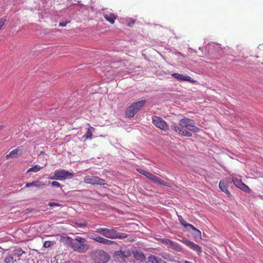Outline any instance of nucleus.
<instances>
[{
    "label": "nucleus",
    "instance_id": "1",
    "mask_svg": "<svg viewBox=\"0 0 263 263\" xmlns=\"http://www.w3.org/2000/svg\"><path fill=\"white\" fill-rule=\"evenodd\" d=\"M66 239L70 247L74 251L80 253L86 252L89 249V246L86 243V239L80 236H76L74 239L67 236Z\"/></svg>",
    "mask_w": 263,
    "mask_h": 263
},
{
    "label": "nucleus",
    "instance_id": "2",
    "mask_svg": "<svg viewBox=\"0 0 263 263\" xmlns=\"http://www.w3.org/2000/svg\"><path fill=\"white\" fill-rule=\"evenodd\" d=\"M96 232L109 239H124L127 237V235L123 233H118L113 229L105 228H99L96 230Z\"/></svg>",
    "mask_w": 263,
    "mask_h": 263
},
{
    "label": "nucleus",
    "instance_id": "3",
    "mask_svg": "<svg viewBox=\"0 0 263 263\" xmlns=\"http://www.w3.org/2000/svg\"><path fill=\"white\" fill-rule=\"evenodd\" d=\"M73 176V174L69 172L67 170L61 169L55 170L54 172L53 176L49 177L48 178L50 180L63 181L67 179H71Z\"/></svg>",
    "mask_w": 263,
    "mask_h": 263
},
{
    "label": "nucleus",
    "instance_id": "4",
    "mask_svg": "<svg viewBox=\"0 0 263 263\" xmlns=\"http://www.w3.org/2000/svg\"><path fill=\"white\" fill-rule=\"evenodd\" d=\"M179 127L185 128L194 133H198L200 131V128L193 124V121L188 118L184 117L181 119L179 122Z\"/></svg>",
    "mask_w": 263,
    "mask_h": 263
},
{
    "label": "nucleus",
    "instance_id": "5",
    "mask_svg": "<svg viewBox=\"0 0 263 263\" xmlns=\"http://www.w3.org/2000/svg\"><path fill=\"white\" fill-rule=\"evenodd\" d=\"M84 182L86 184L91 185H106L107 183L105 180L99 177L93 175H87L84 177Z\"/></svg>",
    "mask_w": 263,
    "mask_h": 263
},
{
    "label": "nucleus",
    "instance_id": "6",
    "mask_svg": "<svg viewBox=\"0 0 263 263\" xmlns=\"http://www.w3.org/2000/svg\"><path fill=\"white\" fill-rule=\"evenodd\" d=\"M152 120L153 123L157 128L164 131L168 129V124L162 118L156 116H153Z\"/></svg>",
    "mask_w": 263,
    "mask_h": 263
},
{
    "label": "nucleus",
    "instance_id": "7",
    "mask_svg": "<svg viewBox=\"0 0 263 263\" xmlns=\"http://www.w3.org/2000/svg\"><path fill=\"white\" fill-rule=\"evenodd\" d=\"M89 238H90V239H91L97 242L102 243L104 245H108V246L116 243V242L114 241L106 239V238L103 237L99 235H95V236H93V235H92L90 236Z\"/></svg>",
    "mask_w": 263,
    "mask_h": 263
},
{
    "label": "nucleus",
    "instance_id": "8",
    "mask_svg": "<svg viewBox=\"0 0 263 263\" xmlns=\"http://www.w3.org/2000/svg\"><path fill=\"white\" fill-rule=\"evenodd\" d=\"M232 180L233 183L236 187H238L246 193H249L250 192V189L248 185L245 184L241 179H239L236 177H233L232 178Z\"/></svg>",
    "mask_w": 263,
    "mask_h": 263
},
{
    "label": "nucleus",
    "instance_id": "9",
    "mask_svg": "<svg viewBox=\"0 0 263 263\" xmlns=\"http://www.w3.org/2000/svg\"><path fill=\"white\" fill-rule=\"evenodd\" d=\"M172 76L176 79L178 81H187L191 83H195L196 81L194 80L191 77L189 76H184L182 74H180L178 73H174L172 74Z\"/></svg>",
    "mask_w": 263,
    "mask_h": 263
},
{
    "label": "nucleus",
    "instance_id": "10",
    "mask_svg": "<svg viewBox=\"0 0 263 263\" xmlns=\"http://www.w3.org/2000/svg\"><path fill=\"white\" fill-rule=\"evenodd\" d=\"M171 128L172 130L178 132V134L180 135L190 137L192 136V134L191 133L187 131L186 129H183L182 128L177 126L176 124L171 125Z\"/></svg>",
    "mask_w": 263,
    "mask_h": 263
},
{
    "label": "nucleus",
    "instance_id": "11",
    "mask_svg": "<svg viewBox=\"0 0 263 263\" xmlns=\"http://www.w3.org/2000/svg\"><path fill=\"white\" fill-rule=\"evenodd\" d=\"M181 241L194 251H197L199 253L201 252V248L195 243L185 238H183Z\"/></svg>",
    "mask_w": 263,
    "mask_h": 263
},
{
    "label": "nucleus",
    "instance_id": "12",
    "mask_svg": "<svg viewBox=\"0 0 263 263\" xmlns=\"http://www.w3.org/2000/svg\"><path fill=\"white\" fill-rule=\"evenodd\" d=\"M134 258L140 262H144L146 261V257L142 251H135L133 252Z\"/></svg>",
    "mask_w": 263,
    "mask_h": 263
},
{
    "label": "nucleus",
    "instance_id": "13",
    "mask_svg": "<svg viewBox=\"0 0 263 263\" xmlns=\"http://www.w3.org/2000/svg\"><path fill=\"white\" fill-rule=\"evenodd\" d=\"M22 150L18 147L11 151L9 154L6 155V158L7 159H9L10 158L16 157L17 156L22 155Z\"/></svg>",
    "mask_w": 263,
    "mask_h": 263
},
{
    "label": "nucleus",
    "instance_id": "14",
    "mask_svg": "<svg viewBox=\"0 0 263 263\" xmlns=\"http://www.w3.org/2000/svg\"><path fill=\"white\" fill-rule=\"evenodd\" d=\"M230 182V181L228 178L222 179L219 182V187L222 192L227 191L229 184Z\"/></svg>",
    "mask_w": 263,
    "mask_h": 263
},
{
    "label": "nucleus",
    "instance_id": "15",
    "mask_svg": "<svg viewBox=\"0 0 263 263\" xmlns=\"http://www.w3.org/2000/svg\"><path fill=\"white\" fill-rule=\"evenodd\" d=\"M105 20L111 24L115 23L117 16L113 13L110 12L109 13H105L103 14Z\"/></svg>",
    "mask_w": 263,
    "mask_h": 263
},
{
    "label": "nucleus",
    "instance_id": "16",
    "mask_svg": "<svg viewBox=\"0 0 263 263\" xmlns=\"http://www.w3.org/2000/svg\"><path fill=\"white\" fill-rule=\"evenodd\" d=\"M137 112V110L135 109L133 104L126 111L125 116L127 118H132L133 117Z\"/></svg>",
    "mask_w": 263,
    "mask_h": 263
},
{
    "label": "nucleus",
    "instance_id": "17",
    "mask_svg": "<svg viewBox=\"0 0 263 263\" xmlns=\"http://www.w3.org/2000/svg\"><path fill=\"white\" fill-rule=\"evenodd\" d=\"M73 223L75 224L76 227L80 228H85L88 225L87 222L83 219H76L73 221Z\"/></svg>",
    "mask_w": 263,
    "mask_h": 263
},
{
    "label": "nucleus",
    "instance_id": "18",
    "mask_svg": "<svg viewBox=\"0 0 263 263\" xmlns=\"http://www.w3.org/2000/svg\"><path fill=\"white\" fill-rule=\"evenodd\" d=\"M163 260L155 255H150L148 257V263H162Z\"/></svg>",
    "mask_w": 263,
    "mask_h": 263
},
{
    "label": "nucleus",
    "instance_id": "19",
    "mask_svg": "<svg viewBox=\"0 0 263 263\" xmlns=\"http://www.w3.org/2000/svg\"><path fill=\"white\" fill-rule=\"evenodd\" d=\"M45 183L42 182L39 180L34 181L30 183H27L26 184V187H29L31 186H35L37 187H40L42 186H44Z\"/></svg>",
    "mask_w": 263,
    "mask_h": 263
},
{
    "label": "nucleus",
    "instance_id": "20",
    "mask_svg": "<svg viewBox=\"0 0 263 263\" xmlns=\"http://www.w3.org/2000/svg\"><path fill=\"white\" fill-rule=\"evenodd\" d=\"M169 247L177 252H181L182 250V247L178 243L172 240L171 241Z\"/></svg>",
    "mask_w": 263,
    "mask_h": 263
},
{
    "label": "nucleus",
    "instance_id": "21",
    "mask_svg": "<svg viewBox=\"0 0 263 263\" xmlns=\"http://www.w3.org/2000/svg\"><path fill=\"white\" fill-rule=\"evenodd\" d=\"M95 131V128L92 127H90L88 128L86 133L84 135V137L86 139H91L92 137V133Z\"/></svg>",
    "mask_w": 263,
    "mask_h": 263
},
{
    "label": "nucleus",
    "instance_id": "22",
    "mask_svg": "<svg viewBox=\"0 0 263 263\" xmlns=\"http://www.w3.org/2000/svg\"><path fill=\"white\" fill-rule=\"evenodd\" d=\"M145 103V100H141L138 102L133 103L134 106L135 107V109L137 110V112L141 110V109L143 107L144 104Z\"/></svg>",
    "mask_w": 263,
    "mask_h": 263
},
{
    "label": "nucleus",
    "instance_id": "23",
    "mask_svg": "<svg viewBox=\"0 0 263 263\" xmlns=\"http://www.w3.org/2000/svg\"><path fill=\"white\" fill-rule=\"evenodd\" d=\"M101 257H103V259L102 261H100V263H105L107 262L109 259V256L107 253L103 251L100 255Z\"/></svg>",
    "mask_w": 263,
    "mask_h": 263
},
{
    "label": "nucleus",
    "instance_id": "24",
    "mask_svg": "<svg viewBox=\"0 0 263 263\" xmlns=\"http://www.w3.org/2000/svg\"><path fill=\"white\" fill-rule=\"evenodd\" d=\"M156 239L159 242L165 245H167L168 246L171 241V239L167 238H156Z\"/></svg>",
    "mask_w": 263,
    "mask_h": 263
},
{
    "label": "nucleus",
    "instance_id": "25",
    "mask_svg": "<svg viewBox=\"0 0 263 263\" xmlns=\"http://www.w3.org/2000/svg\"><path fill=\"white\" fill-rule=\"evenodd\" d=\"M43 167H44L43 166L41 167L39 165H35L33 166V167L30 168L28 170L27 172H32L36 173V172H38L39 171H40Z\"/></svg>",
    "mask_w": 263,
    "mask_h": 263
},
{
    "label": "nucleus",
    "instance_id": "26",
    "mask_svg": "<svg viewBox=\"0 0 263 263\" xmlns=\"http://www.w3.org/2000/svg\"><path fill=\"white\" fill-rule=\"evenodd\" d=\"M157 183L160 185L167 186V187H171V184L170 183H169L160 178Z\"/></svg>",
    "mask_w": 263,
    "mask_h": 263
},
{
    "label": "nucleus",
    "instance_id": "27",
    "mask_svg": "<svg viewBox=\"0 0 263 263\" xmlns=\"http://www.w3.org/2000/svg\"><path fill=\"white\" fill-rule=\"evenodd\" d=\"M14 254L17 257L21 256L23 254H25V252L22 250L21 248H17L14 251Z\"/></svg>",
    "mask_w": 263,
    "mask_h": 263
},
{
    "label": "nucleus",
    "instance_id": "28",
    "mask_svg": "<svg viewBox=\"0 0 263 263\" xmlns=\"http://www.w3.org/2000/svg\"><path fill=\"white\" fill-rule=\"evenodd\" d=\"M55 244V241H46L43 245V247L45 248H49L51 246H53Z\"/></svg>",
    "mask_w": 263,
    "mask_h": 263
},
{
    "label": "nucleus",
    "instance_id": "29",
    "mask_svg": "<svg viewBox=\"0 0 263 263\" xmlns=\"http://www.w3.org/2000/svg\"><path fill=\"white\" fill-rule=\"evenodd\" d=\"M178 219L182 226L184 227H186L187 223L183 219L181 216L178 215Z\"/></svg>",
    "mask_w": 263,
    "mask_h": 263
},
{
    "label": "nucleus",
    "instance_id": "30",
    "mask_svg": "<svg viewBox=\"0 0 263 263\" xmlns=\"http://www.w3.org/2000/svg\"><path fill=\"white\" fill-rule=\"evenodd\" d=\"M159 179V178L152 174L149 180L152 181L153 182L157 183Z\"/></svg>",
    "mask_w": 263,
    "mask_h": 263
},
{
    "label": "nucleus",
    "instance_id": "31",
    "mask_svg": "<svg viewBox=\"0 0 263 263\" xmlns=\"http://www.w3.org/2000/svg\"><path fill=\"white\" fill-rule=\"evenodd\" d=\"M121 254L125 257H128L130 255V253L129 251H120Z\"/></svg>",
    "mask_w": 263,
    "mask_h": 263
},
{
    "label": "nucleus",
    "instance_id": "32",
    "mask_svg": "<svg viewBox=\"0 0 263 263\" xmlns=\"http://www.w3.org/2000/svg\"><path fill=\"white\" fill-rule=\"evenodd\" d=\"M6 22V18H1L0 19V30L2 29L3 26H4Z\"/></svg>",
    "mask_w": 263,
    "mask_h": 263
},
{
    "label": "nucleus",
    "instance_id": "33",
    "mask_svg": "<svg viewBox=\"0 0 263 263\" xmlns=\"http://www.w3.org/2000/svg\"><path fill=\"white\" fill-rule=\"evenodd\" d=\"M52 186H55L57 187H61V184L59 182L57 181H53L51 183Z\"/></svg>",
    "mask_w": 263,
    "mask_h": 263
},
{
    "label": "nucleus",
    "instance_id": "34",
    "mask_svg": "<svg viewBox=\"0 0 263 263\" xmlns=\"http://www.w3.org/2000/svg\"><path fill=\"white\" fill-rule=\"evenodd\" d=\"M48 205L50 206H52L54 205L58 206H61L62 205V204L60 203H57V202H50L48 203Z\"/></svg>",
    "mask_w": 263,
    "mask_h": 263
},
{
    "label": "nucleus",
    "instance_id": "35",
    "mask_svg": "<svg viewBox=\"0 0 263 263\" xmlns=\"http://www.w3.org/2000/svg\"><path fill=\"white\" fill-rule=\"evenodd\" d=\"M195 237L201 238V232L198 229H197V230H195Z\"/></svg>",
    "mask_w": 263,
    "mask_h": 263
},
{
    "label": "nucleus",
    "instance_id": "36",
    "mask_svg": "<svg viewBox=\"0 0 263 263\" xmlns=\"http://www.w3.org/2000/svg\"><path fill=\"white\" fill-rule=\"evenodd\" d=\"M143 175L149 179L152 175V174H151L147 171H145V173L143 174Z\"/></svg>",
    "mask_w": 263,
    "mask_h": 263
},
{
    "label": "nucleus",
    "instance_id": "37",
    "mask_svg": "<svg viewBox=\"0 0 263 263\" xmlns=\"http://www.w3.org/2000/svg\"><path fill=\"white\" fill-rule=\"evenodd\" d=\"M143 175L149 179L152 175V174H151L147 171H145V173L143 174Z\"/></svg>",
    "mask_w": 263,
    "mask_h": 263
},
{
    "label": "nucleus",
    "instance_id": "38",
    "mask_svg": "<svg viewBox=\"0 0 263 263\" xmlns=\"http://www.w3.org/2000/svg\"><path fill=\"white\" fill-rule=\"evenodd\" d=\"M185 227V228L189 227L194 231L197 230V229L193 225L188 223H187V224H186V227Z\"/></svg>",
    "mask_w": 263,
    "mask_h": 263
},
{
    "label": "nucleus",
    "instance_id": "39",
    "mask_svg": "<svg viewBox=\"0 0 263 263\" xmlns=\"http://www.w3.org/2000/svg\"><path fill=\"white\" fill-rule=\"evenodd\" d=\"M135 23V21L133 20H130V21L128 22V26L130 27L132 26L133 24H134Z\"/></svg>",
    "mask_w": 263,
    "mask_h": 263
},
{
    "label": "nucleus",
    "instance_id": "40",
    "mask_svg": "<svg viewBox=\"0 0 263 263\" xmlns=\"http://www.w3.org/2000/svg\"><path fill=\"white\" fill-rule=\"evenodd\" d=\"M137 171L139 173H140V174L143 175V174L145 173V171L143 170H142L141 168H137Z\"/></svg>",
    "mask_w": 263,
    "mask_h": 263
},
{
    "label": "nucleus",
    "instance_id": "41",
    "mask_svg": "<svg viewBox=\"0 0 263 263\" xmlns=\"http://www.w3.org/2000/svg\"><path fill=\"white\" fill-rule=\"evenodd\" d=\"M226 194H227V195L229 196V197H231L232 196V195L231 194V193L229 191V190L227 189V191H224V192Z\"/></svg>",
    "mask_w": 263,
    "mask_h": 263
},
{
    "label": "nucleus",
    "instance_id": "42",
    "mask_svg": "<svg viewBox=\"0 0 263 263\" xmlns=\"http://www.w3.org/2000/svg\"><path fill=\"white\" fill-rule=\"evenodd\" d=\"M66 23H65V22L60 23V24H59V26L61 27H65V26H66Z\"/></svg>",
    "mask_w": 263,
    "mask_h": 263
},
{
    "label": "nucleus",
    "instance_id": "43",
    "mask_svg": "<svg viewBox=\"0 0 263 263\" xmlns=\"http://www.w3.org/2000/svg\"><path fill=\"white\" fill-rule=\"evenodd\" d=\"M10 258L9 257H6L5 259V261L6 262H8L9 261H10Z\"/></svg>",
    "mask_w": 263,
    "mask_h": 263
},
{
    "label": "nucleus",
    "instance_id": "44",
    "mask_svg": "<svg viewBox=\"0 0 263 263\" xmlns=\"http://www.w3.org/2000/svg\"><path fill=\"white\" fill-rule=\"evenodd\" d=\"M181 263H191V262L187 261V260H183L182 261Z\"/></svg>",
    "mask_w": 263,
    "mask_h": 263
},
{
    "label": "nucleus",
    "instance_id": "45",
    "mask_svg": "<svg viewBox=\"0 0 263 263\" xmlns=\"http://www.w3.org/2000/svg\"><path fill=\"white\" fill-rule=\"evenodd\" d=\"M4 128V126L3 125H0V130L3 129Z\"/></svg>",
    "mask_w": 263,
    "mask_h": 263
},
{
    "label": "nucleus",
    "instance_id": "46",
    "mask_svg": "<svg viewBox=\"0 0 263 263\" xmlns=\"http://www.w3.org/2000/svg\"><path fill=\"white\" fill-rule=\"evenodd\" d=\"M162 263H167V262H166V261H164V260H163V262H162Z\"/></svg>",
    "mask_w": 263,
    "mask_h": 263
}]
</instances>
